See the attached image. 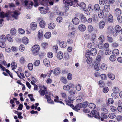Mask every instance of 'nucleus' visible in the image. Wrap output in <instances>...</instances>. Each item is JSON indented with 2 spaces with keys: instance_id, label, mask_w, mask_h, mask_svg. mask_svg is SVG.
<instances>
[{
  "instance_id": "3",
  "label": "nucleus",
  "mask_w": 122,
  "mask_h": 122,
  "mask_svg": "<svg viewBox=\"0 0 122 122\" xmlns=\"http://www.w3.org/2000/svg\"><path fill=\"white\" fill-rule=\"evenodd\" d=\"M107 14H105L104 16V18L106 20H107ZM107 20L110 23H111L113 22V17L111 14H109Z\"/></svg>"
},
{
  "instance_id": "45",
  "label": "nucleus",
  "mask_w": 122,
  "mask_h": 122,
  "mask_svg": "<svg viewBox=\"0 0 122 122\" xmlns=\"http://www.w3.org/2000/svg\"><path fill=\"white\" fill-rule=\"evenodd\" d=\"M63 88L64 90L66 91H69L70 89V87L68 84L64 85L63 86Z\"/></svg>"
},
{
  "instance_id": "18",
  "label": "nucleus",
  "mask_w": 122,
  "mask_h": 122,
  "mask_svg": "<svg viewBox=\"0 0 122 122\" xmlns=\"http://www.w3.org/2000/svg\"><path fill=\"white\" fill-rule=\"evenodd\" d=\"M6 40V37L4 35H1L0 36V41L5 42Z\"/></svg>"
},
{
  "instance_id": "31",
  "label": "nucleus",
  "mask_w": 122,
  "mask_h": 122,
  "mask_svg": "<svg viewBox=\"0 0 122 122\" xmlns=\"http://www.w3.org/2000/svg\"><path fill=\"white\" fill-rule=\"evenodd\" d=\"M121 13V11L120 10L119 8H117L115 10V14L116 15H120Z\"/></svg>"
},
{
  "instance_id": "60",
  "label": "nucleus",
  "mask_w": 122,
  "mask_h": 122,
  "mask_svg": "<svg viewBox=\"0 0 122 122\" xmlns=\"http://www.w3.org/2000/svg\"><path fill=\"white\" fill-rule=\"evenodd\" d=\"M40 63V61L39 60H37L35 61L34 62V65L37 66L39 65Z\"/></svg>"
},
{
  "instance_id": "26",
  "label": "nucleus",
  "mask_w": 122,
  "mask_h": 122,
  "mask_svg": "<svg viewBox=\"0 0 122 122\" xmlns=\"http://www.w3.org/2000/svg\"><path fill=\"white\" fill-rule=\"evenodd\" d=\"M55 26V24L54 23H51L48 24V27L50 29L52 30L54 28Z\"/></svg>"
},
{
  "instance_id": "46",
  "label": "nucleus",
  "mask_w": 122,
  "mask_h": 122,
  "mask_svg": "<svg viewBox=\"0 0 122 122\" xmlns=\"http://www.w3.org/2000/svg\"><path fill=\"white\" fill-rule=\"evenodd\" d=\"M107 40L108 42L110 43L113 42L114 41L112 37L108 36H107Z\"/></svg>"
},
{
  "instance_id": "54",
  "label": "nucleus",
  "mask_w": 122,
  "mask_h": 122,
  "mask_svg": "<svg viewBox=\"0 0 122 122\" xmlns=\"http://www.w3.org/2000/svg\"><path fill=\"white\" fill-rule=\"evenodd\" d=\"M100 76L101 79L103 80H105L107 79V76L105 74H101Z\"/></svg>"
},
{
  "instance_id": "39",
  "label": "nucleus",
  "mask_w": 122,
  "mask_h": 122,
  "mask_svg": "<svg viewBox=\"0 0 122 122\" xmlns=\"http://www.w3.org/2000/svg\"><path fill=\"white\" fill-rule=\"evenodd\" d=\"M98 16L100 18H103L104 16V12L103 10L99 11L98 13Z\"/></svg>"
},
{
  "instance_id": "22",
  "label": "nucleus",
  "mask_w": 122,
  "mask_h": 122,
  "mask_svg": "<svg viewBox=\"0 0 122 122\" xmlns=\"http://www.w3.org/2000/svg\"><path fill=\"white\" fill-rule=\"evenodd\" d=\"M39 92L41 96H44L45 94L47 93V92L46 90H40L39 91Z\"/></svg>"
},
{
  "instance_id": "8",
  "label": "nucleus",
  "mask_w": 122,
  "mask_h": 122,
  "mask_svg": "<svg viewBox=\"0 0 122 122\" xmlns=\"http://www.w3.org/2000/svg\"><path fill=\"white\" fill-rule=\"evenodd\" d=\"M99 43L100 44H102L105 41L104 36L103 35H101L98 38Z\"/></svg>"
},
{
  "instance_id": "33",
  "label": "nucleus",
  "mask_w": 122,
  "mask_h": 122,
  "mask_svg": "<svg viewBox=\"0 0 122 122\" xmlns=\"http://www.w3.org/2000/svg\"><path fill=\"white\" fill-rule=\"evenodd\" d=\"M38 37L40 39L43 36L42 34V30H40L38 32Z\"/></svg>"
},
{
  "instance_id": "47",
  "label": "nucleus",
  "mask_w": 122,
  "mask_h": 122,
  "mask_svg": "<svg viewBox=\"0 0 122 122\" xmlns=\"http://www.w3.org/2000/svg\"><path fill=\"white\" fill-rule=\"evenodd\" d=\"M48 2L47 0H42L41 3V5L46 6L47 5Z\"/></svg>"
},
{
  "instance_id": "32",
  "label": "nucleus",
  "mask_w": 122,
  "mask_h": 122,
  "mask_svg": "<svg viewBox=\"0 0 122 122\" xmlns=\"http://www.w3.org/2000/svg\"><path fill=\"white\" fill-rule=\"evenodd\" d=\"M101 68L104 70H106L107 69V66L106 64L103 63L102 64Z\"/></svg>"
},
{
  "instance_id": "63",
  "label": "nucleus",
  "mask_w": 122,
  "mask_h": 122,
  "mask_svg": "<svg viewBox=\"0 0 122 122\" xmlns=\"http://www.w3.org/2000/svg\"><path fill=\"white\" fill-rule=\"evenodd\" d=\"M19 49L22 52L25 49L24 46L23 45H20L19 47Z\"/></svg>"
},
{
  "instance_id": "7",
  "label": "nucleus",
  "mask_w": 122,
  "mask_h": 122,
  "mask_svg": "<svg viewBox=\"0 0 122 122\" xmlns=\"http://www.w3.org/2000/svg\"><path fill=\"white\" fill-rule=\"evenodd\" d=\"M31 29L33 30H35L37 28V24L35 22H33L31 23L30 25Z\"/></svg>"
},
{
  "instance_id": "27",
  "label": "nucleus",
  "mask_w": 122,
  "mask_h": 122,
  "mask_svg": "<svg viewBox=\"0 0 122 122\" xmlns=\"http://www.w3.org/2000/svg\"><path fill=\"white\" fill-rule=\"evenodd\" d=\"M39 26L41 28H43L45 26V22L44 20H41L40 22Z\"/></svg>"
},
{
  "instance_id": "28",
  "label": "nucleus",
  "mask_w": 122,
  "mask_h": 122,
  "mask_svg": "<svg viewBox=\"0 0 122 122\" xmlns=\"http://www.w3.org/2000/svg\"><path fill=\"white\" fill-rule=\"evenodd\" d=\"M46 39L50 38L51 36V33L49 32H47L44 35Z\"/></svg>"
},
{
  "instance_id": "40",
  "label": "nucleus",
  "mask_w": 122,
  "mask_h": 122,
  "mask_svg": "<svg viewBox=\"0 0 122 122\" xmlns=\"http://www.w3.org/2000/svg\"><path fill=\"white\" fill-rule=\"evenodd\" d=\"M88 106L90 108L92 109H95L96 107V105L93 103H90Z\"/></svg>"
},
{
  "instance_id": "50",
  "label": "nucleus",
  "mask_w": 122,
  "mask_h": 122,
  "mask_svg": "<svg viewBox=\"0 0 122 122\" xmlns=\"http://www.w3.org/2000/svg\"><path fill=\"white\" fill-rule=\"evenodd\" d=\"M41 46L44 48H46L48 47V44L47 43L42 42L41 44Z\"/></svg>"
},
{
  "instance_id": "57",
  "label": "nucleus",
  "mask_w": 122,
  "mask_h": 122,
  "mask_svg": "<svg viewBox=\"0 0 122 122\" xmlns=\"http://www.w3.org/2000/svg\"><path fill=\"white\" fill-rule=\"evenodd\" d=\"M91 54V51L88 50H86V51L85 53V56L86 57H89Z\"/></svg>"
},
{
  "instance_id": "35",
  "label": "nucleus",
  "mask_w": 122,
  "mask_h": 122,
  "mask_svg": "<svg viewBox=\"0 0 122 122\" xmlns=\"http://www.w3.org/2000/svg\"><path fill=\"white\" fill-rule=\"evenodd\" d=\"M119 52V50L117 49H114L112 52V54L115 56L118 55Z\"/></svg>"
},
{
  "instance_id": "51",
  "label": "nucleus",
  "mask_w": 122,
  "mask_h": 122,
  "mask_svg": "<svg viewBox=\"0 0 122 122\" xmlns=\"http://www.w3.org/2000/svg\"><path fill=\"white\" fill-rule=\"evenodd\" d=\"M108 117L111 119H113L116 117L115 114L113 113H110L108 115Z\"/></svg>"
},
{
  "instance_id": "56",
  "label": "nucleus",
  "mask_w": 122,
  "mask_h": 122,
  "mask_svg": "<svg viewBox=\"0 0 122 122\" xmlns=\"http://www.w3.org/2000/svg\"><path fill=\"white\" fill-rule=\"evenodd\" d=\"M101 110L102 112V113L107 114L108 112V110L106 108H102L101 109Z\"/></svg>"
},
{
  "instance_id": "41",
  "label": "nucleus",
  "mask_w": 122,
  "mask_h": 122,
  "mask_svg": "<svg viewBox=\"0 0 122 122\" xmlns=\"http://www.w3.org/2000/svg\"><path fill=\"white\" fill-rule=\"evenodd\" d=\"M94 10L96 11H98L100 9L99 5L98 4H96L94 6Z\"/></svg>"
},
{
  "instance_id": "24",
  "label": "nucleus",
  "mask_w": 122,
  "mask_h": 122,
  "mask_svg": "<svg viewBox=\"0 0 122 122\" xmlns=\"http://www.w3.org/2000/svg\"><path fill=\"white\" fill-rule=\"evenodd\" d=\"M28 38L26 37H24L22 38V42L25 45L27 44L28 43Z\"/></svg>"
},
{
  "instance_id": "20",
  "label": "nucleus",
  "mask_w": 122,
  "mask_h": 122,
  "mask_svg": "<svg viewBox=\"0 0 122 122\" xmlns=\"http://www.w3.org/2000/svg\"><path fill=\"white\" fill-rule=\"evenodd\" d=\"M100 65L99 63H96L94 66V69L96 70H99L100 69Z\"/></svg>"
},
{
  "instance_id": "5",
  "label": "nucleus",
  "mask_w": 122,
  "mask_h": 122,
  "mask_svg": "<svg viewBox=\"0 0 122 122\" xmlns=\"http://www.w3.org/2000/svg\"><path fill=\"white\" fill-rule=\"evenodd\" d=\"M8 15L7 13H5L3 12H0V16L1 18H4L5 17H8V18L7 20H13V19H12L11 18H9L8 17Z\"/></svg>"
},
{
  "instance_id": "12",
  "label": "nucleus",
  "mask_w": 122,
  "mask_h": 122,
  "mask_svg": "<svg viewBox=\"0 0 122 122\" xmlns=\"http://www.w3.org/2000/svg\"><path fill=\"white\" fill-rule=\"evenodd\" d=\"M91 112L92 115H95V118H97L98 117L99 119H100L101 117H100L99 116V115L98 112L96 110H92V111Z\"/></svg>"
},
{
  "instance_id": "14",
  "label": "nucleus",
  "mask_w": 122,
  "mask_h": 122,
  "mask_svg": "<svg viewBox=\"0 0 122 122\" xmlns=\"http://www.w3.org/2000/svg\"><path fill=\"white\" fill-rule=\"evenodd\" d=\"M73 24L75 25L78 24L79 23V20L77 18L75 17L73 18L72 20Z\"/></svg>"
},
{
  "instance_id": "38",
  "label": "nucleus",
  "mask_w": 122,
  "mask_h": 122,
  "mask_svg": "<svg viewBox=\"0 0 122 122\" xmlns=\"http://www.w3.org/2000/svg\"><path fill=\"white\" fill-rule=\"evenodd\" d=\"M121 28V27L118 25H116L115 27V30L117 33L120 32Z\"/></svg>"
},
{
  "instance_id": "1",
  "label": "nucleus",
  "mask_w": 122,
  "mask_h": 122,
  "mask_svg": "<svg viewBox=\"0 0 122 122\" xmlns=\"http://www.w3.org/2000/svg\"><path fill=\"white\" fill-rule=\"evenodd\" d=\"M77 2V0H63V2L65 4L66 3L70 6H72L75 7L79 6Z\"/></svg>"
},
{
  "instance_id": "44",
  "label": "nucleus",
  "mask_w": 122,
  "mask_h": 122,
  "mask_svg": "<svg viewBox=\"0 0 122 122\" xmlns=\"http://www.w3.org/2000/svg\"><path fill=\"white\" fill-rule=\"evenodd\" d=\"M75 98L74 96L72 94H71L69 96L68 99L71 101H72L75 99Z\"/></svg>"
},
{
  "instance_id": "43",
  "label": "nucleus",
  "mask_w": 122,
  "mask_h": 122,
  "mask_svg": "<svg viewBox=\"0 0 122 122\" xmlns=\"http://www.w3.org/2000/svg\"><path fill=\"white\" fill-rule=\"evenodd\" d=\"M60 79L64 84H66L67 82V79L64 77H61Z\"/></svg>"
},
{
  "instance_id": "23",
  "label": "nucleus",
  "mask_w": 122,
  "mask_h": 122,
  "mask_svg": "<svg viewBox=\"0 0 122 122\" xmlns=\"http://www.w3.org/2000/svg\"><path fill=\"white\" fill-rule=\"evenodd\" d=\"M91 54L92 56H94L96 55L97 53L96 49L95 48H92L91 50Z\"/></svg>"
},
{
  "instance_id": "21",
  "label": "nucleus",
  "mask_w": 122,
  "mask_h": 122,
  "mask_svg": "<svg viewBox=\"0 0 122 122\" xmlns=\"http://www.w3.org/2000/svg\"><path fill=\"white\" fill-rule=\"evenodd\" d=\"M6 39L10 42H12L13 41V38L10 35V34L7 35L6 36Z\"/></svg>"
},
{
  "instance_id": "49",
  "label": "nucleus",
  "mask_w": 122,
  "mask_h": 122,
  "mask_svg": "<svg viewBox=\"0 0 122 122\" xmlns=\"http://www.w3.org/2000/svg\"><path fill=\"white\" fill-rule=\"evenodd\" d=\"M88 30L89 32H91L93 30V28L92 26L91 25H88Z\"/></svg>"
},
{
  "instance_id": "55",
  "label": "nucleus",
  "mask_w": 122,
  "mask_h": 122,
  "mask_svg": "<svg viewBox=\"0 0 122 122\" xmlns=\"http://www.w3.org/2000/svg\"><path fill=\"white\" fill-rule=\"evenodd\" d=\"M28 67L30 70H32L33 68V65L31 63H29L28 65Z\"/></svg>"
},
{
  "instance_id": "17",
  "label": "nucleus",
  "mask_w": 122,
  "mask_h": 122,
  "mask_svg": "<svg viewBox=\"0 0 122 122\" xmlns=\"http://www.w3.org/2000/svg\"><path fill=\"white\" fill-rule=\"evenodd\" d=\"M110 5L108 3H106L104 6V9L105 11L107 12H108L109 11Z\"/></svg>"
},
{
  "instance_id": "29",
  "label": "nucleus",
  "mask_w": 122,
  "mask_h": 122,
  "mask_svg": "<svg viewBox=\"0 0 122 122\" xmlns=\"http://www.w3.org/2000/svg\"><path fill=\"white\" fill-rule=\"evenodd\" d=\"M92 19L93 21L95 22H97L98 21V18L97 15L95 14L93 15L92 16Z\"/></svg>"
},
{
  "instance_id": "6",
  "label": "nucleus",
  "mask_w": 122,
  "mask_h": 122,
  "mask_svg": "<svg viewBox=\"0 0 122 122\" xmlns=\"http://www.w3.org/2000/svg\"><path fill=\"white\" fill-rule=\"evenodd\" d=\"M79 17L81 21L83 23H85L87 20L86 17L82 14L79 15Z\"/></svg>"
},
{
  "instance_id": "30",
  "label": "nucleus",
  "mask_w": 122,
  "mask_h": 122,
  "mask_svg": "<svg viewBox=\"0 0 122 122\" xmlns=\"http://www.w3.org/2000/svg\"><path fill=\"white\" fill-rule=\"evenodd\" d=\"M116 56L113 55H111L109 59L111 61H115L116 59Z\"/></svg>"
},
{
  "instance_id": "25",
  "label": "nucleus",
  "mask_w": 122,
  "mask_h": 122,
  "mask_svg": "<svg viewBox=\"0 0 122 122\" xmlns=\"http://www.w3.org/2000/svg\"><path fill=\"white\" fill-rule=\"evenodd\" d=\"M60 45L62 48H65L66 46V43L63 41H61L60 42Z\"/></svg>"
},
{
  "instance_id": "11",
  "label": "nucleus",
  "mask_w": 122,
  "mask_h": 122,
  "mask_svg": "<svg viewBox=\"0 0 122 122\" xmlns=\"http://www.w3.org/2000/svg\"><path fill=\"white\" fill-rule=\"evenodd\" d=\"M45 97L47 99V102L48 103L51 104H53L54 103L53 101L51 100L50 96L46 95L45 96Z\"/></svg>"
},
{
  "instance_id": "10",
  "label": "nucleus",
  "mask_w": 122,
  "mask_h": 122,
  "mask_svg": "<svg viewBox=\"0 0 122 122\" xmlns=\"http://www.w3.org/2000/svg\"><path fill=\"white\" fill-rule=\"evenodd\" d=\"M105 23L104 21H101L99 22L98 24V26L100 29H102L105 26Z\"/></svg>"
},
{
  "instance_id": "4",
  "label": "nucleus",
  "mask_w": 122,
  "mask_h": 122,
  "mask_svg": "<svg viewBox=\"0 0 122 122\" xmlns=\"http://www.w3.org/2000/svg\"><path fill=\"white\" fill-rule=\"evenodd\" d=\"M20 14L19 11L16 10L12 12L11 15L12 17L17 20L18 19V16Z\"/></svg>"
},
{
  "instance_id": "2",
  "label": "nucleus",
  "mask_w": 122,
  "mask_h": 122,
  "mask_svg": "<svg viewBox=\"0 0 122 122\" xmlns=\"http://www.w3.org/2000/svg\"><path fill=\"white\" fill-rule=\"evenodd\" d=\"M40 49V47L39 45H35L33 46L31 50L33 54L35 56L38 55Z\"/></svg>"
},
{
  "instance_id": "42",
  "label": "nucleus",
  "mask_w": 122,
  "mask_h": 122,
  "mask_svg": "<svg viewBox=\"0 0 122 122\" xmlns=\"http://www.w3.org/2000/svg\"><path fill=\"white\" fill-rule=\"evenodd\" d=\"M96 35L95 34H93L92 35V37L91 39H92L93 43V44H95V41H96Z\"/></svg>"
},
{
  "instance_id": "64",
  "label": "nucleus",
  "mask_w": 122,
  "mask_h": 122,
  "mask_svg": "<svg viewBox=\"0 0 122 122\" xmlns=\"http://www.w3.org/2000/svg\"><path fill=\"white\" fill-rule=\"evenodd\" d=\"M88 104V103L87 102H84L83 103L82 105V107L83 108H86Z\"/></svg>"
},
{
  "instance_id": "37",
  "label": "nucleus",
  "mask_w": 122,
  "mask_h": 122,
  "mask_svg": "<svg viewBox=\"0 0 122 122\" xmlns=\"http://www.w3.org/2000/svg\"><path fill=\"white\" fill-rule=\"evenodd\" d=\"M79 6L81 7L82 9L84 10L86 8V5L83 2H82L80 4Z\"/></svg>"
},
{
  "instance_id": "19",
  "label": "nucleus",
  "mask_w": 122,
  "mask_h": 122,
  "mask_svg": "<svg viewBox=\"0 0 122 122\" xmlns=\"http://www.w3.org/2000/svg\"><path fill=\"white\" fill-rule=\"evenodd\" d=\"M43 62L45 65L47 66H49L50 65L49 61L48 59H44Z\"/></svg>"
},
{
  "instance_id": "62",
  "label": "nucleus",
  "mask_w": 122,
  "mask_h": 122,
  "mask_svg": "<svg viewBox=\"0 0 122 122\" xmlns=\"http://www.w3.org/2000/svg\"><path fill=\"white\" fill-rule=\"evenodd\" d=\"M110 110L112 112L115 111L117 110V108L114 106L111 105L110 107Z\"/></svg>"
},
{
  "instance_id": "13",
  "label": "nucleus",
  "mask_w": 122,
  "mask_h": 122,
  "mask_svg": "<svg viewBox=\"0 0 122 122\" xmlns=\"http://www.w3.org/2000/svg\"><path fill=\"white\" fill-rule=\"evenodd\" d=\"M81 104L79 103L75 107L73 106L72 107L73 109L75 110L76 111H77L79 110L81 107Z\"/></svg>"
},
{
  "instance_id": "52",
  "label": "nucleus",
  "mask_w": 122,
  "mask_h": 122,
  "mask_svg": "<svg viewBox=\"0 0 122 122\" xmlns=\"http://www.w3.org/2000/svg\"><path fill=\"white\" fill-rule=\"evenodd\" d=\"M10 32L12 35H14L16 33V30L15 28H12L10 31Z\"/></svg>"
},
{
  "instance_id": "36",
  "label": "nucleus",
  "mask_w": 122,
  "mask_h": 122,
  "mask_svg": "<svg viewBox=\"0 0 122 122\" xmlns=\"http://www.w3.org/2000/svg\"><path fill=\"white\" fill-rule=\"evenodd\" d=\"M87 63L88 64H90L92 62V57H87L86 60Z\"/></svg>"
},
{
  "instance_id": "59",
  "label": "nucleus",
  "mask_w": 122,
  "mask_h": 122,
  "mask_svg": "<svg viewBox=\"0 0 122 122\" xmlns=\"http://www.w3.org/2000/svg\"><path fill=\"white\" fill-rule=\"evenodd\" d=\"M96 61L98 63L100 62L101 60V57L100 56H98L96 58Z\"/></svg>"
},
{
  "instance_id": "9",
  "label": "nucleus",
  "mask_w": 122,
  "mask_h": 122,
  "mask_svg": "<svg viewBox=\"0 0 122 122\" xmlns=\"http://www.w3.org/2000/svg\"><path fill=\"white\" fill-rule=\"evenodd\" d=\"M56 57L59 60L62 59L63 57V53L61 51H59L57 53Z\"/></svg>"
},
{
  "instance_id": "15",
  "label": "nucleus",
  "mask_w": 122,
  "mask_h": 122,
  "mask_svg": "<svg viewBox=\"0 0 122 122\" xmlns=\"http://www.w3.org/2000/svg\"><path fill=\"white\" fill-rule=\"evenodd\" d=\"M39 9L40 10V13L42 14H46L47 11V9H45L43 7H39Z\"/></svg>"
},
{
  "instance_id": "48",
  "label": "nucleus",
  "mask_w": 122,
  "mask_h": 122,
  "mask_svg": "<svg viewBox=\"0 0 122 122\" xmlns=\"http://www.w3.org/2000/svg\"><path fill=\"white\" fill-rule=\"evenodd\" d=\"M108 76L109 78L112 80H113L115 78V76L112 73H109Z\"/></svg>"
},
{
  "instance_id": "58",
  "label": "nucleus",
  "mask_w": 122,
  "mask_h": 122,
  "mask_svg": "<svg viewBox=\"0 0 122 122\" xmlns=\"http://www.w3.org/2000/svg\"><path fill=\"white\" fill-rule=\"evenodd\" d=\"M33 5V3L31 1L30 3H29V6H28L26 8L27 9H29L31 8V6Z\"/></svg>"
},
{
  "instance_id": "61",
  "label": "nucleus",
  "mask_w": 122,
  "mask_h": 122,
  "mask_svg": "<svg viewBox=\"0 0 122 122\" xmlns=\"http://www.w3.org/2000/svg\"><path fill=\"white\" fill-rule=\"evenodd\" d=\"M111 50L109 49H107L105 51V53L106 55H108L111 54Z\"/></svg>"
},
{
  "instance_id": "34",
  "label": "nucleus",
  "mask_w": 122,
  "mask_h": 122,
  "mask_svg": "<svg viewBox=\"0 0 122 122\" xmlns=\"http://www.w3.org/2000/svg\"><path fill=\"white\" fill-rule=\"evenodd\" d=\"M60 69L58 68H55L54 71L53 73L55 75H58L59 73Z\"/></svg>"
},
{
  "instance_id": "16",
  "label": "nucleus",
  "mask_w": 122,
  "mask_h": 122,
  "mask_svg": "<svg viewBox=\"0 0 122 122\" xmlns=\"http://www.w3.org/2000/svg\"><path fill=\"white\" fill-rule=\"evenodd\" d=\"M78 29L80 31H83L85 30L86 27L85 25L81 24L79 26Z\"/></svg>"
},
{
  "instance_id": "53",
  "label": "nucleus",
  "mask_w": 122,
  "mask_h": 122,
  "mask_svg": "<svg viewBox=\"0 0 122 122\" xmlns=\"http://www.w3.org/2000/svg\"><path fill=\"white\" fill-rule=\"evenodd\" d=\"M11 66L12 70L15 69L16 67V64L15 62H13L11 63Z\"/></svg>"
}]
</instances>
